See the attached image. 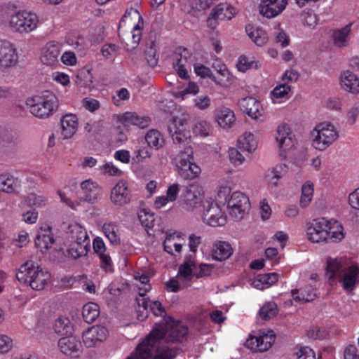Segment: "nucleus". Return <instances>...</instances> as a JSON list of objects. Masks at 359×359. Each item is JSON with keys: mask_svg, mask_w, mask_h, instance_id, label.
<instances>
[{"mask_svg": "<svg viewBox=\"0 0 359 359\" xmlns=\"http://www.w3.org/2000/svg\"><path fill=\"white\" fill-rule=\"evenodd\" d=\"M188 333L187 326L175 323L171 318H163L161 323H156L155 327L145 339L149 343L154 342V351L156 354L162 351L163 354H167V350L175 352V357L177 355L180 348L177 346H169L170 342L182 341Z\"/></svg>", "mask_w": 359, "mask_h": 359, "instance_id": "nucleus-1", "label": "nucleus"}, {"mask_svg": "<svg viewBox=\"0 0 359 359\" xmlns=\"http://www.w3.org/2000/svg\"><path fill=\"white\" fill-rule=\"evenodd\" d=\"M306 235L312 243L339 242L344 238L343 227L336 220L313 219L306 225Z\"/></svg>", "mask_w": 359, "mask_h": 359, "instance_id": "nucleus-2", "label": "nucleus"}, {"mask_svg": "<svg viewBox=\"0 0 359 359\" xmlns=\"http://www.w3.org/2000/svg\"><path fill=\"white\" fill-rule=\"evenodd\" d=\"M16 278L20 283L29 285L33 290H41L50 279V274L30 260L20 266L16 273Z\"/></svg>", "mask_w": 359, "mask_h": 359, "instance_id": "nucleus-3", "label": "nucleus"}, {"mask_svg": "<svg viewBox=\"0 0 359 359\" xmlns=\"http://www.w3.org/2000/svg\"><path fill=\"white\" fill-rule=\"evenodd\" d=\"M329 280L339 278L344 289L352 291L359 283V268L356 265L344 266L337 259L329 260L327 265Z\"/></svg>", "mask_w": 359, "mask_h": 359, "instance_id": "nucleus-4", "label": "nucleus"}, {"mask_svg": "<svg viewBox=\"0 0 359 359\" xmlns=\"http://www.w3.org/2000/svg\"><path fill=\"white\" fill-rule=\"evenodd\" d=\"M29 111L39 118L50 116L57 109L59 100L50 91H44L41 95L29 97L26 101Z\"/></svg>", "mask_w": 359, "mask_h": 359, "instance_id": "nucleus-5", "label": "nucleus"}, {"mask_svg": "<svg viewBox=\"0 0 359 359\" xmlns=\"http://www.w3.org/2000/svg\"><path fill=\"white\" fill-rule=\"evenodd\" d=\"M175 170L184 180H194L201 172V168L196 163L191 147H185L172 158Z\"/></svg>", "mask_w": 359, "mask_h": 359, "instance_id": "nucleus-6", "label": "nucleus"}, {"mask_svg": "<svg viewBox=\"0 0 359 359\" xmlns=\"http://www.w3.org/2000/svg\"><path fill=\"white\" fill-rule=\"evenodd\" d=\"M311 136L314 147L323 151L338 139L339 133L333 124L323 122L316 126Z\"/></svg>", "mask_w": 359, "mask_h": 359, "instance_id": "nucleus-7", "label": "nucleus"}, {"mask_svg": "<svg viewBox=\"0 0 359 359\" xmlns=\"http://www.w3.org/2000/svg\"><path fill=\"white\" fill-rule=\"evenodd\" d=\"M202 219L212 226H223L226 222V217L220 206L211 199L203 201Z\"/></svg>", "mask_w": 359, "mask_h": 359, "instance_id": "nucleus-8", "label": "nucleus"}, {"mask_svg": "<svg viewBox=\"0 0 359 359\" xmlns=\"http://www.w3.org/2000/svg\"><path fill=\"white\" fill-rule=\"evenodd\" d=\"M154 344L144 339L125 359H173L175 358V352L172 350H168V353L165 355L162 353V351L156 354L152 346Z\"/></svg>", "mask_w": 359, "mask_h": 359, "instance_id": "nucleus-9", "label": "nucleus"}, {"mask_svg": "<svg viewBox=\"0 0 359 359\" xmlns=\"http://www.w3.org/2000/svg\"><path fill=\"white\" fill-rule=\"evenodd\" d=\"M38 18L34 13L25 11L18 12L11 15L10 25L16 32L28 33L34 30L37 25Z\"/></svg>", "mask_w": 359, "mask_h": 359, "instance_id": "nucleus-10", "label": "nucleus"}, {"mask_svg": "<svg viewBox=\"0 0 359 359\" xmlns=\"http://www.w3.org/2000/svg\"><path fill=\"white\" fill-rule=\"evenodd\" d=\"M229 214L237 219L243 217L247 211L250 210L249 198L242 192H233L227 201Z\"/></svg>", "mask_w": 359, "mask_h": 359, "instance_id": "nucleus-11", "label": "nucleus"}, {"mask_svg": "<svg viewBox=\"0 0 359 359\" xmlns=\"http://www.w3.org/2000/svg\"><path fill=\"white\" fill-rule=\"evenodd\" d=\"M187 124V120L184 117H174L169 123L167 130L174 144L185 143L190 137Z\"/></svg>", "mask_w": 359, "mask_h": 359, "instance_id": "nucleus-12", "label": "nucleus"}, {"mask_svg": "<svg viewBox=\"0 0 359 359\" xmlns=\"http://www.w3.org/2000/svg\"><path fill=\"white\" fill-rule=\"evenodd\" d=\"M276 336L272 330L260 335L250 337L245 343L246 346L254 352H264L269 349L274 342Z\"/></svg>", "mask_w": 359, "mask_h": 359, "instance_id": "nucleus-13", "label": "nucleus"}, {"mask_svg": "<svg viewBox=\"0 0 359 359\" xmlns=\"http://www.w3.org/2000/svg\"><path fill=\"white\" fill-rule=\"evenodd\" d=\"M109 335L107 327L101 325L93 326L83 333V341L87 347L99 346Z\"/></svg>", "mask_w": 359, "mask_h": 359, "instance_id": "nucleus-14", "label": "nucleus"}, {"mask_svg": "<svg viewBox=\"0 0 359 359\" xmlns=\"http://www.w3.org/2000/svg\"><path fill=\"white\" fill-rule=\"evenodd\" d=\"M202 198L203 192L201 187L194 184L186 187L182 195L184 208L188 210L196 208L202 202Z\"/></svg>", "mask_w": 359, "mask_h": 359, "instance_id": "nucleus-15", "label": "nucleus"}, {"mask_svg": "<svg viewBox=\"0 0 359 359\" xmlns=\"http://www.w3.org/2000/svg\"><path fill=\"white\" fill-rule=\"evenodd\" d=\"M18 62L15 48L7 41H0V68L15 66Z\"/></svg>", "mask_w": 359, "mask_h": 359, "instance_id": "nucleus-16", "label": "nucleus"}, {"mask_svg": "<svg viewBox=\"0 0 359 359\" xmlns=\"http://www.w3.org/2000/svg\"><path fill=\"white\" fill-rule=\"evenodd\" d=\"M287 4V0H262L259 12L267 18H275L285 9Z\"/></svg>", "mask_w": 359, "mask_h": 359, "instance_id": "nucleus-17", "label": "nucleus"}, {"mask_svg": "<svg viewBox=\"0 0 359 359\" xmlns=\"http://www.w3.org/2000/svg\"><path fill=\"white\" fill-rule=\"evenodd\" d=\"M130 191L126 181L119 180L111 191V200L116 205L122 206L130 203Z\"/></svg>", "mask_w": 359, "mask_h": 359, "instance_id": "nucleus-18", "label": "nucleus"}, {"mask_svg": "<svg viewBox=\"0 0 359 359\" xmlns=\"http://www.w3.org/2000/svg\"><path fill=\"white\" fill-rule=\"evenodd\" d=\"M276 140L280 149L283 151L292 149L296 144L294 135L290 131V128L286 125L278 126Z\"/></svg>", "mask_w": 359, "mask_h": 359, "instance_id": "nucleus-19", "label": "nucleus"}, {"mask_svg": "<svg viewBox=\"0 0 359 359\" xmlns=\"http://www.w3.org/2000/svg\"><path fill=\"white\" fill-rule=\"evenodd\" d=\"M58 346L65 355L72 357H78L82 348L81 341L73 336L61 338L58 341Z\"/></svg>", "mask_w": 359, "mask_h": 359, "instance_id": "nucleus-20", "label": "nucleus"}, {"mask_svg": "<svg viewBox=\"0 0 359 359\" xmlns=\"http://www.w3.org/2000/svg\"><path fill=\"white\" fill-rule=\"evenodd\" d=\"M240 109L253 119H258L262 116L261 104L252 97H247L238 101Z\"/></svg>", "mask_w": 359, "mask_h": 359, "instance_id": "nucleus-21", "label": "nucleus"}, {"mask_svg": "<svg viewBox=\"0 0 359 359\" xmlns=\"http://www.w3.org/2000/svg\"><path fill=\"white\" fill-rule=\"evenodd\" d=\"M61 44L51 41L48 43L42 50L41 60L46 65H53L58 62L60 55Z\"/></svg>", "mask_w": 359, "mask_h": 359, "instance_id": "nucleus-22", "label": "nucleus"}, {"mask_svg": "<svg viewBox=\"0 0 359 359\" xmlns=\"http://www.w3.org/2000/svg\"><path fill=\"white\" fill-rule=\"evenodd\" d=\"M60 123L63 138H72L78 130L79 121L76 116L73 114H67L61 117Z\"/></svg>", "mask_w": 359, "mask_h": 359, "instance_id": "nucleus-23", "label": "nucleus"}, {"mask_svg": "<svg viewBox=\"0 0 359 359\" xmlns=\"http://www.w3.org/2000/svg\"><path fill=\"white\" fill-rule=\"evenodd\" d=\"M93 247L95 253H96L100 259L101 267L104 269L106 271H112L111 259L109 255L105 253L106 248L102 239L99 237L95 238Z\"/></svg>", "mask_w": 359, "mask_h": 359, "instance_id": "nucleus-24", "label": "nucleus"}, {"mask_svg": "<svg viewBox=\"0 0 359 359\" xmlns=\"http://www.w3.org/2000/svg\"><path fill=\"white\" fill-rule=\"evenodd\" d=\"M215 117L219 126L224 128H231L236 121L233 111L225 107H219L216 109Z\"/></svg>", "mask_w": 359, "mask_h": 359, "instance_id": "nucleus-25", "label": "nucleus"}, {"mask_svg": "<svg viewBox=\"0 0 359 359\" xmlns=\"http://www.w3.org/2000/svg\"><path fill=\"white\" fill-rule=\"evenodd\" d=\"M35 245L43 253L44 250L49 249L55 242L50 227L41 228L35 238Z\"/></svg>", "mask_w": 359, "mask_h": 359, "instance_id": "nucleus-26", "label": "nucleus"}, {"mask_svg": "<svg viewBox=\"0 0 359 359\" xmlns=\"http://www.w3.org/2000/svg\"><path fill=\"white\" fill-rule=\"evenodd\" d=\"M151 289V286L147 285L144 289L140 288L139 297L136 298L137 304V318L139 320L143 321L148 318L149 316V299L146 297V292Z\"/></svg>", "mask_w": 359, "mask_h": 359, "instance_id": "nucleus-27", "label": "nucleus"}, {"mask_svg": "<svg viewBox=\"0 0 359 359\" xmlns=\"http://www.w3.org/2000/svg\"><path fill=\"white\" fill-rule=\"evenodd\" d=\"M81 188V198L91 203H93L97 200L100 193L98 185L90 180L82 182Z\"/></svg>", "mask_w": 359, "mask_h": 359, "instance_id": "nucleus-28", "label": "nucleus"}, {"mask_svg": "<svg viewBox=\"0 0 359 359\" xmlns=\"http://www.w3.org/2000/svg\"><path fill=\"white\" fill-rule=\"evenodd\" d=\"M340 85L345 91L353 94L359 93V78L351 71L347 70L341 74Z\"/></svg>", "mask_w": 359, "mask_h": 359, "instance_id": "nucleus-29", "label": "nucleus"}, {"mask_svg": "<svg viewBox=\"0 0 359 359\" xmlns=\"http://www.w3.org/2000/svg\"><path fill=\"white\" fill-rule=\"evenodd\" d=\"M245 31L248 36L257 46H264L268 41V34L262 27L253 25H248Z\"/></svg>", "mask_w": 359, "mask_h": 359, "instance_id": "nucleus-30", "label": "nucleus"}, {"mask_svg": "<svg viewBox=\"0 0 359 359\" xmlns=\"http://www.w3.org/2000/svg\"><path fill=\"white\" fill-rule=\"evenodd\" d=\"M122 121L126 124H131L144 129L149 126L151 118L147 116H140L135 112H126L121 117Z\"/></svg>", "mask_w": 359, "mask_h": 359, "instance_id": "nucleus-31", "label": "nucleus"}, {"mask_svg": "<svg viewBox=\"0 0 359 359\" xmlns=\"http://www.w3.org/2000/svg\"><path fill=\"white\" fill-rule=\"evenodd\" d=\"M351 24L333 31L332 40L335 46L338 48L346 47L350 41Z\"/></svg>", "mask_w": 359, "mask_h": 359, "instance_id": "nucleus-32", "label": "nucleus"}, {"mask_svg": "<svg viewBox=\"0 0 359 359\" xmlns=\"http://www.w3.org/2000/svg\"><path fill=\"white\" fill-rule=\"evenodd\" d=\"M233 254L231 245L225 241H218L214 245L212 250V258L217 261H223L228 259Z\"/></svg>", "mask_w": 359, "mask_h": 359, "instance_id": "nucleus-33", "label": "nucleus"}, {"mask_svg": "<svg viewBox=\"0 0 359 359\" xmlns=\"http://www.w3.org/2000/svg\"><path fill=\"white\" fill-rule=\"evenodd\" d=\"M20 187V180L11 175H0V191L12 194Z\"/></svg>", "mask_w": 359, "mask_h": 359, "instance_id": "nucleus-34", "label": "nucleus"}, {"mask_svg": "<svg viewBox=\"0 0 359 359\" xmlns=\"http://www.w3.org/2000/svg\"><path fill=\"white\" fill-rule=\"evenodd\" d=\"M292 297L295 302H309L313 301L316 297L315 289L308 285L300 290H292Z\"/></svg>", "mask_w": 359, "mask_h": 359, "instance_id": "nucleus-35", "label": "nucleus"}, {"mask_svg": "<svg viewBox=\"0 0 359 359\" xmlns=\"http://www.w3.org/2000/svg\"><path fill=\"white\" fill-rule=\"evenodd\" d=\"M90 247V241L79 243L71 241L69 248L67 250V255L76 259L87 255Z\"/></svg>", "mask_w": 359, "mask_h": 359, "instance_id": "nucleus-36", "label": "nucleus"}, {"mask_svg": "<svg viewBox=\"0 0 359 359\" xmlns=\"http://www.w3.org/2000/svg\"><path fill=\"white\" fill-rule=\"evenodd\" d=\"M278 279V274L270 273L259 274L252 282L253 286L259 290H264L274 284Z\"/></svg>", "mask_w": 359, "mask_h": 359, "instance_id": "nucleus-37", "label": "nucleus"}, {"mask_svg": "<svg viewBox=\"0 0 359 359\" xmlns=\"http://www.w3.org/2000/svg\"><path fill=\"white\" fill-rule=\"evenodd\" d=\"M238 149L243 151L251 153L257 147V142L251 133H245L238 140Z\"/></svg>", "mask_w": 359, "mask_h": 359, "instance_id": "nucleus-38", "label": "nucleus"}, {"mask_svg": "<svg viewBox=\"0 0 359 359\" xmlns=\"http://www.w3.org/2000/svg\"><path fill=\"white\" fill-rule=\"evenodd\" d=\"M211 13L219 21L231 20L235 14V9L227 4H219L212 10Z\"/></svg>", "mask_w": 359, "mask_h": 359, "instance_id": "nucleus-39", "label": "nucleus"}, {"mask_svg": "<svg viewBox=\"0 0 359 359\" xmlns=\"http://www.w3.org/2000/svg\"><path fill=\"white\" fill-rule=\"evenodd\" d=\"M287 168L285 164H279L267 170L265 173L266 181L273 186H277L278 180L286 173Z\"/></svg>", "mask_w": 359, "mask_h": 359, "instance_id": "nucleus-40", "label": "nucleus"}, {"mask_svg": "<svg viewBox=\"0 0 359 359\" xmlns=\"http://www.w3.org/2000/svg\"><path fill=\"white\" fill-rule=\"evenodd\" d=\"M181 48H178L175 53L173 57V67L177 72L179 76L182 79L188 78V72L185 69V65L187 62V58L184 55L183 56L182 53L180 52Z\"/></svg>", "mask_w": 359, "mask_h": 359, "instance_id": "nucleus-41", "label": "nucleus"}, {"mask_svg": "<svg viewBox=\"0 0 359 359\" xmlns=\"http://www.w3.org/2000/svg\"><path fill=\"white\" fill-rule=\"evenodd\" d=\"M82 316L87 323H93L100 316V307L95 303H88L83 306Z\"/></svg>", "mask_w": 359, "mask_h": 359, "instance_id": "nucleus-42", "label": "nucleus"}, {"mask_svg": "<svg viewBox=\"0 0 359 359\" xmlns=\"http://www.w3.org/2000/svg\"><path fill=\"white\" fill-rule=\"evenodd\" d=\"M69 228L71 241L79 243L90 241L86 231L79 224H74L70 225Z\"/></svg>", "mask_w": 359, "mask_h": 359, "instance_id": "nucleus-43", "label": "nucleus"}, {"mask_svg": "<svg viewBox=\"0 0 359 359\" xmlns=\"http://www.w3.org/2000/svg\"><path fill=\"white\" fill-rule=\"evenodd\" d=\"M145 140L148 145L156 149L163 147L165 142L161 134L156 130H150L147 132Z\"/></svg>", "mask_w": 359, "mask_h": 359, "instance_id": "nucleus-44", "label": "nucleus"}, {"mask_svg": "<svg viewBox=\"0 0 359 359\" xmlns=\"http://www.w3.org/2000/svg\"><path fill=\"white\" fill-rule=\"evenodd\" d=\"M278 306L273 302H269L264 304L260 309L259 316L265 320L274 318L278 314Z\"/></svg>", "mask_w": 359, "mask_h": 359, "instance_id": "nucleus-45", "label": "nucleus"}, {"mask_svg": "<svg viewBox=\"0 0 359 359\" xmlns=\"http://www.w3.org/2000/svg\"><path fill=\"white\" fill-rule=\"evenodd\" d=\"M54 330L56 333L65 335L71 332V323L68 318L60 316L57 318L54 324Z\"/></svg>", "mask_w": 359, "mask_h": 359, "instance_id": "nucleus-46", "label": "nucleus"}, {"mask_svg": "<svg viewBox=\"0 0 359 359\" xmlns=\"http://www.w3.org/2000/svg\"><path fill=\"white\" fill-rule=\"evenodd\" d=\"M138 219L141 224L147 229H150L154 226V215L147 209H142L138 212Z\"/></svg>", "mask_w": 359, "mask_h": 359, "instance_id": "nucleus-47", "label": "nucleus"}, {"mask_svg": "<svg viewBox=\"0 0 359 359\" xmlns=\"http://www.w3.org/2000/svg\"><path fill=\"white\" fill-rule=\"evenodd\" d=\"M102 231L111 243L117 244L120 243V238L117 234V229L114 224L105 223L102 226Z\"/></svg>", "mask_w": 359, "mask_h": 359, "instance_id": "nucleus-48", "label": "nucleus"}, {"mask_svg": "<svg viewBox=\"0 0 359 359\" xmlns=\"http://www.w3.org/2000/svg\"><path fill=\"white\" fill-rule=\"evenodd\" d=\"M217 72L219 76L218 77L214 76L212 81L222 86H227L231 81V75L230 72L224 65L221 66Z\"/></svg>", "mask_w": 359, "mask_h": 359, "instance_id": "nucleus-49", "label": "nucleus"}, {"mask_svg": "<svg viewBox=\"0 0 359 359\" xmlns=\"http://www.w3.org/2000/svg\"><path fill=\"white\" fill-rule=\"evenodd\" d=\"M196 269V263L191 259L184 261L179 267V274L186 280H189L194 270Z\"/></svg>", "mask_w": 359, "mask_h": 359, "instance_id": "nucleus-50", "label": "nucleus"}, {"mask_svg": "<svg viewBox=\"0 0 359 359\" xmlns=\"http://www.w3.org/2000/svg\"><path fill=\"white\" fill-rule=\"evenodd\" d=\"M313 193V186L310 184H305L302 188V196L300 198V205L302 208H306L311 201Z\"/></svg>", "mask_w": 359, "mask_h": 359, "instance_id": "nucleus-51", "label": "nucleus"}, {"mask_svg": "<svg viewBox=\"0 0 359 359\" xmlns=\"http://www.w3.org/2000/svg\"><path fill=\"white\" fill-rule=\"evenodd\" d=\"M25 201L29 206L42 207L46 205L47 198L43 195L30 193L26 196Z\"/></svg>", "mask_w": 359, "mask_h": 359, "instance_id": "nucleus-52", "label": "nucleus"}, {"mask_svg": "<svg viewBox=\"0 0 359 359\" xmlns=\"http://www.w3.org/2000/svg\"><path fill=\"white\" fill-rule=\"evenodd\" d=\"M290 91L291 86L286 83H283L274 88L271 91V95L273 99L287 98Z\"/></svg>", "mask_w": 359, "mask_h": 359, "instance_id": "nucleus-53", "label": "nucleus"}, {"mask_svg": "<svg viewBox=\"0 0 359 359\" xmlns=\"http://www.w3.org/2000/svg\"><path fill=\"white\" fill-rule=\"evenodd\" d=\"M210 129V125L205 121H197L193 127L194 133L196 135H201L203 137L208 136Z\"/></svg>", "mask_w": 359, "mask_h": 359, "instance_id": "nucleus-54", "label": "nucleus"}, {"mask_svg": "<svg viewBox=\"0 0 359 359\" xmlns=\"http://www.w3.org/2000/svg\"><path fill=\"white\" fill-rule=\"evenodd\" d=\"M241 150L239 151L236 148H230L229 149V158L231 163L235 165H239L244 162L245 157L241 154Z\"/></svg>", "mask_w": 359, "mask_h": 359, "instance_id": "nucleus-55", "label": "nucleus"}, {"mask_svg": "<svg viewBox=\"0 0 359 359\" xmlns=\"http://www.w3.org/2000/svg\"><path fill=\"white\" fill-rule=\"evenodd\" d=\"M255 65L257 67V63L254 61H249L248 58L245 55H241L237 63V68L240 72H245L246 70L252 68Z\"/></svg>", "mask_w": 359, "mask_h": 359, "instance_id": "nucleus-56", "label": "nucleus"}, {"mask_svg": "<svg viewBox=\"0 0 359 359\" xmlns=\"http://www.w3.org/2000/svg\"><path fill=\"white\" fill-rule=\"evenodd\" d=\"M149 311L156 316H165L166 314L162 304L158 301L151 302L149 300Z\"/></svg>", "mask_w": 359, "mask_h": 359, "instance_id": "nucleus-57", "label": "nucleus"}, {"mask_svg": "<svg viewBox=\"0 0 359 359\" xmlns=\"http://www.w3.org/2000/svg\"><path fill=\"white\" fill-rule=\"evenodd\" d=\"M195 73L201 78H210L212 80L214 75L210 68L203 65L197 64L194 65Z\"/></svg>", "mask_w": 359, "mask_h": 359, "instance_id": "nucleus-58", "label": "nucleus"}, {"mask_svg": "<svg viewBox=\"0 0 359 359\" xmlns=\"http://www.w3.org/2000/svg\"><path fill=\"white\" fill-rule=\"evenodd\" d=\"M145 57L148 62V64L154 67L158 64V57H156V50L151 46L149 48H147L144 52Z\"/></svg>", "mask_w": 359, "mask_h": 359, "instance_id": "nucleus-59", "label": "nucleus"}, {"mask_svg": "<svg viewBox=\"0 0 359 359\" xmlns=\"http://www.w3.org/2000/svg\"><path fill=\"white\" fill-rule=\"evenodd\" d=\"M118 50V47L115 44H104L102 47L101 53L103 57H104L106 59H108L114 56Z\"/></svg>", "mask_w": 359, "mask_h": 359, "instance_id": "nucleus-60", "label": "nucleus"}, {"mask_svg": "<svg viewBox=\"0 0 359 359\" xmlns=\"http://www.w3.org/2000/svg\"><path fill=\"white\" fill-rule=\"evenodd\" d=\"M297 355V359H316L315 352L308 346L301 348Z\"/></svg>", "mask_w": 359, "mask_h": 359, "instance_id": "nucleus-61", "label": "nucleus"}, {"mask_svg": "<svg viewBox=\"0 0 359 359\" xmlns=\"http://www.w3.org/2000/svg\"><path fill=\"white\" fill-rule=\"evenodd\" d=\"M299 73L294 69L287 70L282 76V81L289 85V83L296 82L299 79Z\"/></svg>", "mask_w": 359, "mask_h": 359, "instance_id": "nucleus-62", "label": "nucleus"}, {"mask_svg": "<svg viewBox=\"0 0 359 359\" xmlns=\"http://www.w3.org/2000/svg\"><path fill=\"white\" fill-rule=\"evenodd\" d=\"M13 346V341L7 335H0V352L7 353Z\"/></svg>", "mask_w": 359, "mask_h": 359, "instance_id": "nucleus-63", "label": "nucleus"}, {"mask_svg": "<svg viewBox=\"0 0 359 359\" xmlns=\"http://www.w3.org/2000/svg\"><path fill=\"white\" fill-rule=\"evenodd\" d=\"M348 202L353 208L359 210V187L349 195Z\"/></svg>", "mask_w": 359, "mask_h": 359, "instance_id": "nucleus-64", "label": "nucleus"}]
</instances>
